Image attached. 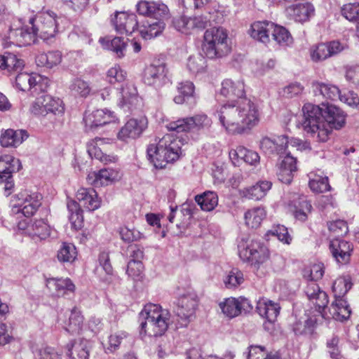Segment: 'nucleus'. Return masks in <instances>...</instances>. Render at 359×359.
Returning a JSON list of instances; mask_svg holds the SVG:
<instances>
[{"label": "nucleus", "mask_w": 359, "mask_h": 359, "mask_svg": "<svg viewBox=\"0 0 359 359\" xmlns=\"http://www.w3.org/2000/svg\"><path fill=\"white\" fill-rule=\"evenodd\" d=\"M143 264L141 261L130 260L128 264L127 273L135 280H140L142 278Z\"/></svg>", "instance_id": "nucleus-53"}, {"label": "nucleus", "mask_w": 359, "mask_h": 359, "mask_svg": "<svg viewBox=\"0 0 359 359\" xmlns=\"http://www.w3.org/2000/svg\"><path fill=\"white\" fill-rule=\"evenodd\" d=\"M137 11L140 15H147L149 18L170 17L168 6L161 2L140 1L137 4Z\"/></svg>", "instance_id": "nucleus-21"}, {"label": "nucleus", "mask_w": 359, "mask_h": 359, "mask_svg": "<svg viewBox=\"0 0 359 359\" xmlns=\"http://www.w3.org/2000/svg\"><path fill=\"white\" fill-rule=\"evenodd\" d=\"M287 12L296 22H304L314 15L315 9L311 4L306 2L288 7Z\"/></svg>", "instance_id": "nucleus-30"}, {"label": "nucleus", "mask_w": 359, "mask_h": 359, "mask_svg": "<svg viewBox=\"0 0 359 359\" xmlns=\"http://www.w3.org/2000/svg\"><path fill=\"white\" fill-rule=\"evenodd\" d=\"M116 117L114 113L109 109H96L95 111H86L84 114L83 121L86 129L94 130L100 126L115 122Z\"/></svg>", "instance_id": "nucleus-13"}, {"label": "nucleus", "mask_w": 359, "mask_h": 359, "mask_svg": "<svg viewBox=\"0 0 359 359\" xmlns=\"http://www.w3.org/2000/svg\"><path fill=\"white\" fill-rule=\"evenodd\" d=\"M27 137L28 135L25 130L8 129L1 135L0 143L4 147H15L22 144Z\"/></svg>", "instance_id": "nucleus-36"}, {"label": "nucleus", "mask_w": 359, "mask_h": 359, "mask_svg": "<svg viewBox=\"0 0 359 359\" xmlns=\"http://www.w3.org/2000/svg\"><path fill=\"white\" fill-rule=\"evenodd\" d=\"M140 102L136 87L131 83H126L121 89L118 106L124 110H130Z\"/></svg>", "instance_id": "nucleus-23"}, {"label": "nucleus", "mask_w": 359, "mask_h": 359, "mask_svg": "<svg viewBox=\"0 0 359 359\" xmlns=\"http://www.w3.org/2000/svg\"><path fill=\"white\" fill-rule=\"evenodd\" d=\"M220 93L228 97L241 98L224 104L217 111L222 126L229 134L245 133L259 123L260 113L257 105L250 99L242 97L245 94L244 83L242 80H224Z\"/></svg>", "instance_id": "nucleus-1"}, {"label": "nucleus", "mask_w": 359, "mask_h": 359, "mask_svg": "<svg viewBox=\"0 0 359 359\" xmlns=\"http://www.w3.org/2000/svg\"><path fill=\"white\" fill-rule=\"evenodd\" d=\"M267 235H271L277 237V238L283 243L290 244L292 237L288 233L287 229L283 225H274L267 232Z\"/></svg>", "instance_id": "nucleus-51"}, {"label": "nucleus", "mask_w": 359, "mask_h": 359, "mask_svg": "<svg viewBox=\"0 0 359 359\" xmlns=\"http://www.w3.org/2000/svg\"><path fill=\"white\" fill-rule=\"evenodd\" d=\"M336 48L335 41L322 43L313 46L310 48L311 58L315 62L323 61L334 55Z\"/></svg>", "instance_id": "nucleus-31"}, {"label": "nucleus", "mask_w": 359, "mask_h": 359, "mask_svg": "<svg viewBox=\"0 0 359 359\" xmlns=\"http://www.w3.org/2000/svg\"><path fill=\"white\" fill-rule=\"evenodd\" d=\"M46 96L47 95L43 94L36 99L30 108L32 113L41 116H46L47 114V109L46 107Z\"/></svg>", "instance_id": "nucleus-59"}, {"label": "nucleus", "mask_w": 359, "mask_h": 359, "mask_svg": "<svg viewBox=\"0 0 359 359\" xmlns=\"http://www.w3.org/2000/svg\"><path fill=\"white\" fill-rule=\"evenodd\" d=\"M84 318L77 307L71 311L69 319L64 322L63 328L72 334H79L82 330Z\"/></svg>", "instance_id": "nucleus-37"}, {"label": "nucleus", "mask_w": 359, "mask_h": 359, "mask_svg": "<svg viewBox=\"0 0 359 359\" xmlns=\"http://www.w3.org/2000/svg\"><path fill=\"white\" fill-rule=\"evenodd\" d=\"M313 90L327 100L322 107L306 103L302 107L301 125L303 130L317 142H326L333 129L336 128L337 107L334 98L337 87L325 83H314Z\"/></svg>", "instance_id": "nucleus-2"}, {"label": "nucleus", "mask_w": 359, "mask_h": 359, "mask_svg": "<svg viewBox=\"0 0 359 359\" xmlns=\"http://www.w3.org/2000/svg\"><path fill=\"white\" fill-rule=\"evenodd\" d=\"M46 286L53 296L60 297L72 293L75 285L69 278H50L46 280Z\"/></svg>", "instance_id": "nucleus-24"}, {"label": "nucleus", "mask_w": 359, "mask_h": 359, "mask_svg": "<svg viewBox=\"0 0 359 359\" xmlns=\"http://www.w3.org/2000/svg\"><path fill=\"white\" fill-rule=\"evenodd\" d=\"M169 18H149L140 27V34L146 39H151L158 36L165 29V20Z\"/></svg>", "instance_id": "nucleus-26"}, {"label": "nucleus", "mask_w": 359, "mask_h": 359, "mask_svg": "<svg viewBox=\"0 0 359 359\" xmlns=\"http://www.w3.org/2000/svg\"><path fill=\"white\" fill-rule=\"evenodd\" d=\"M23 67L24 61L13 53H6L0 55V69H1L11 72L21 70Z\"/></svg>", "instance_id": "nucleus-41"}, {"label": "nucleus", "mask_w": 359, "mask_h": 359, "mask_svg": "<svg viewBox=\"0 0 359 359\" xmlns=\"http://www.w3.org/2000/svg\"><path fill=\"white\" fill-rule=\"evenodd\" d=\"M267 355L264 346H251L249 349L248 359H266Z\"/></svg>", "instance_id": "nucleus-63"}, {"label": "nucleus", "mask_w": 359, "mask_h": 359, "mask_svg": "<svg viewBox=\"0 0 359 359\" xmlns=\"http://www.w3.org/2000/svg\"><path fill=\"white\" fill-rule=\"evenodd\" d=\"M329 235L327 236L328 246L334 258L337 259V248H335V241H337L336 231L337 222H330L328 224Z\"/></svg>", "instance_id": "nucleus-60"}, {"label": "nucleus", "mask_w": 359, "mask_h": 359, "mask_svg": "<svg viewBox=\"0 0 359 359\" xmlns=\"http://www.w3.org/2000/svg\"><path fill=\"white\" fill-rule=\"evenodd\" d=\"M198 304V296L193 291L183 294L178 298L175 312L180 318L182 327H187L194 318Z\"/></svg>", "instance_id": "nucleus-10"}, {"label": "nucleus", "mask_w": 359, "mask_h": 359, "mask_svg": "<svg viewBox=\"0 0 359 359\" xmlns=\"http://www.w3.org/2000/svg\"><path fill=\"white\" fill-rule=\"evenodd\" d=\"M266 210L262 206L248 209L244 214L245 224L250 229L259 228L266 217Z\"/></svg>", "instance_id": "nucleus-34"}, {"label": "nucleus", "mask_w": 359, "mask_h": 359, "mask_svg": "<svg viewBox=\"0 0 359 359\" xmlns=\"http://www.w3.org/2000/svg\"><path fill=\"white\" fill-rule=\"evenodd\" d=\"M27 22L20 28L10 29L7 36V43L18 46H24L36 43L35 36Z\"/></svg>", "instance_id": "nucleus-17"}, {"label": "nucleus", "mask_w": 359, "mask_h": 359, "mask_svg": "<svg viewBox=\"0 0 359 359\" xmlns=\"http://www.w3.org/2000/svg\"><path fill=\"white\" fill-rule=\"evenodd\" d=\"M179 95L175 96L173 100L176 104H181L194 97V85L191 81H184L179 83L177 87Z\"/></svg>", "instance_id": "nucleus-45"}, {"label": "nucleus", "mask_w": 359, "mask_h": 359, "mask_svg": "<svg viewBox=\"0 0 359 359\" xmlns=\"http://www.w3.org/2000/svg\"><path fill=\"white\" fill-rule=\"evenodd\" d=\"M17 88L22 90H31L32 93L45 91L48 86V79L39 74L20 73L15 78Z\"/></svg>", "instance_id": "nucleus-12"}, {"label": "nucleus", "mask_w": 359, "mask_h": 359, "mask_svg": "<svg viewBox=\"0 0 359 359\" xmlns=\"http://www.w3.org/2000/svg\"><path fill=\"white\" fill-rule=\"evenodd\" d=\"M182 142L172 134H166L157 144L147 148L148 159L156 168H164L168 163L177 160L182 154Z\"/></svg>", "instance_id": "nucleus-3"}, {"label": "nucleus", "mask_w": 359, "mask_h": 359, "mask_svg": "<svg viewBox=\"0 0 359 359\" xmlns=\"http://www.w3.org/2000/svg\"><path fill=\"white\" fill-rule=\"evenodd\" d=\"M341 15L349 21L358 22L359 20V4L350 3L344 5L341 8Z\"/></svg>", "instance_id": "nucleus-52"}, {"label": "nucleus", "mask_w": 359, "mask_h": 359, "mask_svg": "<svg viewBox=\"0 0 359 359\" xmlns=\"http://www.w3.org/2000/svg\"><path fill=\"white\" fill-rule=\"evenodd\" d=\"M140 320L141 335L162 336L171 323L170 313L160 305L149 304L140 312Z\"/></svg>", "instance_id": "nucleus-4"}, {"label": "nucleus", "mask_w": 359, "mask_h": 359, "mask_svg": "<svg viewBox=\"0 0 359 359\" xmlns=\"http://www.w3.org/2000/svg\"><path fill=\"white\" fill-rule=\"evenodd\" d=\"M353 245L346 241L338 240V263L347 264L350 262L353 252Z\"/></svg>", "instance_id": "nucleus-49"}, {"label": "nucleus", "mask_w": 359, "mask_h": 359, "mask_svg": "<svg viewBox=\"0 0 359 359\" xmlns=\"http://www.w3.org/2000/svg\"><path fill=\"white\" fill-rule=\"evenodd\" d=\"M121 238L126 243L137 241L143 238L142 233L135 229H128L126 226L120 228Z\"/></svg>", "instance_id": "nucleus-54"}, {"label": "nucleus", "mask_w": 359, "mask_h": 359, "mask_svg": "<svg viewBox=\"0 0 359 359\" xmlns=\"http://www.w3.org/2000/svg\"><path fill=\"white\" fill-rule=\"evenodd\" d=\"M299 205V209H297L294 212V217L300 221H305L307 218V214L311 210L312 206L311 203L305 199L300 201Z\"/></svg>", "instance_id": "nucleus-61"}, {"label": "nucleus", "mask_w": 359, "mask_h": 359, "mask_svg": "<svg viewBox=\"0 0 359 359\" xmlns=\"http://www.w3.org/2000/svg\"><path fill=\"white\" fill-rule=\"evenodd\" d=\"M212 125L211 119L205 114H196L191 117L180 118L171 121L167 125L168 130L177 133L189 132L191 130L200 131L208 129Z\"/></svg>", "instance_id": "nucleus-9"}, {"label": "nucleus", "mask_w": 359, "mask_h": 359, "mask_svg": "<svg viewBox=\"0 0 359 359\" xmlns=\"http://www.w3.org/2000/svg\"><path fill=\"white\" fill-rule=\"evenodd\" d=\"M126 72L118 65L110 68L107 73V79L110 83L123 82L126 80Z\"/></svg>", "instance_id": "nucleus-55"}, {"label": "nucleus", "mask_w": 359, "mask_h": 359, "mask_svg": "<svg viewBox=\"0 0 359 359\" xmlns=\"http://www.w3.org/2000/svg\"><path fill=\"white\" fill-rule=\"evenodd\" d=\"M304 87L299 83H292L283 89V95L291 98L301 94Z\"/></svg>", "instance_id": "nucleus-62"}, {"label": "nucleus", "mask_w": 359, "mask_h": 359, "mask_svg": "<svg viewBox=\"0 0 359 359\" xmlns=\"http://www.w3.org/2000/svg\"><path fill=\"white\" fill-rule=\"evenodd\" d=\"M109 142V139L95 137L88 143V153L92 158H95L105 164L114 162L116 159L114 156L108 155L104 152Z\"/></svg>", "instance_id": "nucleus-20"}, {"label": "nucleus", "mask_w": 359, "mask_h": 359, "mask_svg": "<svg viewBox=\"0 0 359 359\" xmlns=\"http://www.w3.org/2000/svg\"><path fill=\"white\" fill-rule=\"evenodd\" d=\"M121 177L119 170L113 168H104L99 171L90 172L87 176L88 182L95 187L107 186Z\"/></svg>", "instance_id": "nucleus-15"}, {"label": "nucleus", "mask_w": 359, "mask_h": 359, "mask_svg": "<svg viewBox=\"0 0 359 359\" xmlns=\"http://www.w3.org/2000/svg\"><path fill=\"white\" fill-rule=\"evenodd\" d=\"M195 201L203 210L207 212L214 210L218 204L217 195L213 191H206L201 195H197Z\"/></svg>", "instance_id": "nucleus-42"}, {"label": "nucleus", "mask_w": 359, "mask_h": 359, "mask_svg": "<svg viewBox=\"0 0 359 359\" xmlns=\"http://www.w3.org/2000/svg\"><path fill=\"white\" fill-rule=\"evenodd\" d=\"M202 50L210 59L226 55L231 50L227 30L222 27L208 29L203 35Z\"/></svg>", "instance_id": "nucleus-6"}, {"label": "nucleus", "mask_w": 359, "mask_h": 359, "mask_svg": "<svg viewBox=\"0 0 359 359\" xmlns=\"http://www.w3.org/2000/svg\"><path fill=\"white\" fill-rule=\"evenodd\" d=\"M46 107L47 114L49 112L55 114H62L64 111L62 101L59 98L53 97L49 95L46 96Z\"/></svg>", "instance_id": "nucleus-58"}, {"label": "nucleus", "mask_w": 359, "mask_h": 359, "mask_svg": "<svg viewBox=\"0 0 359 359\" xmlns=\"http://www.w3.org/2000/svg\"><path fill=\"white\" fill-rule=\"evenodd\" d=\"M206 67V60L201 54L194 55L188 58L187 67L192 74L196 75L204 72Z\"/></svg>", "instance_id": "nucleus-47"}, {"label": "nucleus", "mask_w": 359, "mask_h": 359, "mask_svg": "<svg viewBox=\"0 0 359 359\" xmlns=\"http://www.w3.org/2000/svg\"><path fill=\"white\" fill-rule=\"evenodd\" d=\"M70 89L74 93L81 97H87L90 92L89 84L81 79H75L70 86Z\"/></svg>", "instance_id": "nucleus-56"}, {"label": "nucleus", "mask_w": 359, "mask_h": 359, "mask_svg": "<svg viewBox=\"0 0 359 359\" xmlns=\"http://www.w3.org/2000/svg\"><path fill=\"white\" fill-rule=\"evenodd\" d=\"M344 69L346 79L359 88V63L346 65Z\"/></svg>", "instance_id": "nucleus-57"}, {"label": "nucleus", "mask_w": 359, "mask_h": 359, "mask_svg": "<svg viewBox=\"0 0 359 359\" xmlns=\"http://www.w3.org/2000/svg\"><path fill=\"white\" fill-rule=\"evenodd\" d=\"M316 324V318H309L304 323L297 322L293 327L296 334H311Z\"/></svg>", "instance_id": "nucleus-50"}, {"label": "nucleus", "mask_w": 359, "mask_h": 359, "mask_svg": "<svg viewBox=\"0 0 359 359\" xmlns=\"http://www.w3.org/2000/svg\"><path fill=\"white\" fill-rule=\"evenodd\" d=\"M273 27V22L270 21H257L252 23L248 30L250 36L264 43L270 41L271 29Z\"/></svg>", "instance_id": "nucleus-27"}, {"label": "nucleus", "mask_w": 359, "mask_h": 359, "mask_svg": "<svg viewBox=\"0 0 359 359\" xmlns=\"http://www.w3.org/2000/svg\"><path fill=\"white\" fill-rule=\"evenodd\" d=\"M324 265L323 263H317L306 267L303 271V276L308 280H311L306 287V294L317 311L323 318H326L325 307L328 303L327 294L320 290L318 284L314 283L323 277L324 274Z\"/></svg>", "instance_id": "nucleus-5"}, {"label": "nucleus", "mask_w": 359, "mask_h": 359, "mask_svg": "<svg viewBox=\"0 0 359 359\" xmlns=\"http://www.w3.org/2000/svg\"><path fill=\"white\" fill-rule=\"evenodd\" d=\"M22 168L19 159L11 155L0 156V177L3 180L4 177H10L11 174L19 171Z\"/></svg>", "instance_id": "nucleus-38"}, {"label": "nucleus", "mask_w": 359, "mask_h": 359, "mask_svg": "<svg viewBox=\"0 0 359 359\" xmlns=\"http://www.w3.org/2000/svg\"><path fill=\"white\" fill-rule=\"evenodd\" d=\"M111 22L116 31L121 34H132L138 25L137 16L127 12H116Z\"/></svg>", "instance_id": "nucleus-18"}, {"label": "nucleus", "mask_w": 359, "mask_h": 359, "mask_svg": "<svg viewBox=\"0 0 359 359\" xmlns=\"http://www.w3.org/2000/svg\"><path fill=\"white\" fill-rule=\"evenodd\" d=\"M243 273L238 269H232L224 278V284L228 289H236L243 283Z\"/></svg>", "instance_id": "nucleus-48"}, {"label": "nucleus", "mask_w": 359, "mask_h": 359, "mask_svg": "<svg viewBox=\"0 0 359 359\" xmlns=\"http://www.w3.org/2000/svg\"><path fill=\"white\" fill-rule=\"evenodd\" d=\"M238 254L242 260L250 262L256 268L265 263L269 257L268 248L262 243L255 240L248 243H240Z\"/></svg>", "instance_id": "nucleus-8"}, {"label": "nucleus", "mask_w": 359, "mask_h": 359, "mask_svg": "<svg viewBox=\"0 0 359 359\" xmlns=\"http://www.w3.org/2000/svg\"><path fill=\"white\" fill-rule=\"evenodd\" d=\"M62 53L58 50L41 53L36 57V63L39 67L51 69L62 62Z\"/></svg>", "instance_id": "nucleus-39"}, {"label": "nucleus", "mask_w": 359, "mask_h": 359, "mask_svg": "<svg viewBox=\"0 0 359 359\" xmlns=\"http://www.w3.org/2000/svg\"><path fill=\"white\" fill-rule=\"evenodd\" d=\"M76 199L80 205L88 211H94L100 207L101 200L97 192L92 188H81L78 190Z\"/></svg>", "instance_id": "nucleus-25"}, {"label": "nucleus", "mask_w": 359, "mask_h": 359, "mask_svg": "<svg viewBox=\"0 0 359 359\" xmlns=\"http://www.w3.org/2000/svg\"><path fill=\"white\" fill-rule=\"evenodd\" d=\"M273 142H274L275 154H276L285 153L290 147L296 148L299 151L311 149V145L309 142L294 137L289 140L286 135L275 136L273 137Z\"/></svg>", "instance_id": "nucleus-19"}, {"label": "nucleus", "mask_w": 359, "mask_h": 359, "mask_svg": "<svg viewBox=\"0 0 359 359\" xmlns=\"http://www.w3.org/2000/svg\"><path fill=\"white\" fill-rule=\"evenodd\" d=\"M167 69L165 64H151L144 69L143 81L145 84L160 88L167 81Z\"/></svg>", "instance_id": "nucleus-14"}, {"label": "nucleus", "mask_w": 359, "mask_h": 359, "mask_svg": "<svg viewBox=\"0 0 359 359\" xmlns=\"http://www.w3.org/2000/svg\"><path fill=\"white\" fill-rule=\"evenodd\" d=\"M271 36L277 43L281 46H289L293 41L290 32L285 27L275 23H273Z\"/></svg>", "instance_id": "nucleus-46"}, {"label": "nucleus", "mask_w": 359, "mask_h": 359, "mask_svg": "<svg viewBox=\"0 0 359 359\" xmlns=\"http://www.w3.org/2000/svg\"><path fill=\"white\" fill-rule=\"evenodd\" d=\"M67 355L71 359H88L90 342L84 339L74 341L67 345Z\"/></svg>", "instance_id": "nucleus-35"}, {"label": "nucleus", "mask_w": 359, "mask_h": 359, "mask_svg": "<svg viewBox=\"0 0 359 359\" xmlns=\"http://www.w3.org/2000/svg\"><path fill=\"white\" fill-rule=\"evenodd\" d=\"M147 126L145 118L130 119L118 131L117 138L123 142H128L138 137Z\"/></svg>", "instance_id": "nucleus-16"}, {"label": "nucleus", "mask_w": 359, "mask_h": 359, "mask_svg": "<svg viewBox=\"0 0 359 359\" xmlns=\"http://www.w3.org/2000/svg\"><path fill=\"white\" fill-rule=\"evenodd\" d=\"M41 196L36 193H20L17 196V201L11 206L13 214L21 213L25 217L32 216L40 207Z\"/></svg>", "instance_id": "nucleus-11"}, {"label": "nucleus", "mask_w": 359, "mask_h": 359, "mask_svg": "<svg viewBox=\"0 0 359 359\" xmlns=\"http://www.w3.org/2000/svg\"><path fill=\"white\" fill-rule=\"evenodd\" d=\"M39 359H60L61 355L51 347H43L37 352Z\"/></svg>", "instance_id": "nucleus-64"}, {"label": "nucleus", "mask_w": 359, "mask_h": 359, "mask_svg": "<svg viewBox=\"0 0 359 359\" xmlns=\"http://www.w3.org/2000/svg\"><path fill=\"white\" fill-rule=\"evenodd\" d=\"M219 307L225 316L232 318L238 316L242 310H247L250 305L249 301L245 298L229 297L221 302Z\"/></svg>", "instance_id": "nucleus-22"}, {"label": "nucleus", "mask_w": 359, "mask_h": 359, "mask_svg": "<svg viewBox=\"0 0 359 359\" xmlns=\"http://www.w3.org/2000/svg\"><path fill=\"white\" fill-rule=\"evenodd\" d=\"M272 183L267 180H262L255 185L245 187L241 190L240 194L242 197L254 201L262 199L271 189Z\"/></svg>", "instance_id": "nucleus-28"}, {"label": "nucleus", "mask_w": 359, "mask_h": 359, "mask_svg": "<svg viewBox=\"0 0 359 359\" xmlns=\"http://www.w3.org/2000/svg\"><path fill=\"white\" fill-rule=\"evenodd\" d=\"M31 29L35 36L44 41H51L58 34V22L57 15L54 12H43L30 17L28 20Z\"/></svg>", "instance_id": "nucleus-7"}, {"label": "nucleus", "mask_w": 359, "mask_h": 359, "mask_svg": "<svg viewBox=\"0 0 359 359\" xmlns=\"http://www.w3.org/2000/svg\"><path fill=\"white\" fill-rule=\"evenodd\" d=\"M99 41L104 48L115 52L118 57L124 55L126 43L121 37H114L111 40L108 38H100Z\"/></svg>", "instance_id": "nucleus-44"}, {"label": "nucleus", "mask_w": 359, "mask_h": 359, "mask_svg": "<svg viewBox=\"0 0 359 359\" xmlns=\"http://www.w3.org/2000/svg\"><path fill=\"white\" fill-rule=\"evenodd\" d=\"M309 185L313 192L323 193L330 189L328 178L323 175L322 172H311L309 174Z\"/></svg>", "instance_id": "nucleus-40"}, {"label": "nucleus", "mask_w": 359, "mask_h": 359, "mask_svg": "<svg viewBox=\"0 0 359 359\" xmlns=\"http://www.w3.org/2000/svg\"><path fill=\"white\" fill-rule=\"evenodd\" d=\"M76 257V248L74 245L69 243H63L57 254L58 261L62 263H72Z\"/></svg>", "instance_id": "nucleus-43"}, {"label": "nucleus", "mask_w": 359, "mask_h": 359, "mask_svg": "<svg viewBox=\"0 0 359 359\" xmlns=\"http://www.w3.org/2000/svg\"><path fill=\"white\" fill-rule=\"evenodd\" d=\"M291 153L292 151L289 150L282 160L279 168V180L285 184H290L292 182L293 172L297 170V159L291 155Z\"/></svg>", "instance_id": "nucleus-29"}, {"label": "nucleus", "mask_w": 359, "mask_h": 359, "mask_svg": "<svg viewBox=\"0 0 359 359\" xmlns=\"http://www.w3.org/2000/svg\"><path fill=\"white\" fill-rule=\"evenodd\" d=\"M280 309V307L278 304L267 299H259L257 305L258 313L270 323H273L276 320Z\"/></svg>", "instance_id": "nucleus-32"}, {"label": "nucleus", "mask_w": 359, "mask_h": 359, "mask_svg": "<svg viewBox=\"0 0 359 359\" xmlns=\"http://www.w3.org/2000/svg\"><path fill=\"white\" fill-rule=\"evenodd\" d=\"M27 235L36 242L46 240L50 235V227L43 219L35 220L27 228Z\"/></svg>", "instance_id": "nucleus-33"}]
</instances>
